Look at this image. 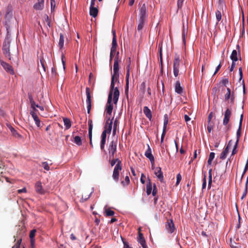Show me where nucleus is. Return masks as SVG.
I'll return each mask as SVG.
<instances>
[{
    "label": "nucleus",
    "mask_w": 248,
    "mask_h": 248,
    "mask_svg": "<svg viewBox=\"0 0 248 248\" xmlns=\"http://www.w3.org/2000/svg\"><path fill=\"white\" fill-rule=\"evenodd\" d=\"M119 63L114 62L113 64V73L111 76L110 88L114 90L113 101L115 104H116L120 94L119 91L117 87H114L115 82L119 81Z\"/></svg>",
    "instance_id": "f257e3e1"
},
{
    "label": "nucleus",
    "mask_w": 248,
    "mask_h": 248,
    "mask_svg": "<svg viewBox=\"0 0 248 248\" xmlns=\"http://www.w3.org/2000/svg\"><path fill=\"white\" fill-rule=\"evenodd\" d=\"M109 162L111 167H113L115 164L114 167L112 177L115 182H118L119 180L120 171L122 170V161L119 158H114V157L109 159Z\"/></svg>",
    "instance_id": "f03ea898"
},
{
    "label": "nucleus",
    "mask_w": 248,
    "mask_h": 248,
    "mask_svg": "<svg viewBox=\"0 0 248 248\" xmlns=\"http://www.w3.org/2000/svg\"><path fill=\"white\" fill-rule=\"evenodd\" d=\"M10 38L9 36H7L4 40L2 46L3 54L9 60H11V55L10 49Z\"/></svg>",
    "instance_id": "7ed1b4c3"
},
{
    "label": "nucleus",
    "mask_w": 248,
    "mask_h": 248,
    "mask_svg": "<svg viewBox=\"0 0 248 248\" xmlns=\"http://www.w3.org/2000/svg\"><path fill=\"white\" fill-rule=\"evenodd\" d=\"M114 90L110 89V91L108 94L107 103L106 105V112L107 113V115H111L112 110L113 108V105L112 104V97L113 95Z\"/></svg>",
    "instance_id": "20e7f679"
},
{
    "label": "nucleus",
    "mask_w": 248,
    "mask_h": 248,
    "mask_svg": "<svg viewBox=\"0 0 248 248\" xmlns=\"http://www.w3.org/2000/svg\"><path fill=\"white\" fill-rule=\"evenodd\" d=\"M99 3L98 1H91L90 7V15L93 17L97 16L98 13Z\"/></svg>",
    "instance_id": "39448f33"
},
{
    "label": "nucleus",
    "mask_w": 248,
    "mask_h": 248,
    "mask_svg": "<svg viewBox=\"0 0 248 248\" xmlns=\"http://www.w3.org/2000/svg\"><path fill=\"white\" fill-rule=\"evenodd\" d=\"M117 145V140H112L108 147V151L109 154V159H111V158L114 157L115 154L116 153V149Z\"/></svg>",
    "instance_id": "423d86ee"
},
{
    "label": "nucleus",
    "mask_w": 248,
    "mask_h": 248,
    "mask_svg": "<svg viewBox=\"0 0 248 248\" xmlns=\"http://www.w3.org/2000/svg\"><path fill=\"white\" fill-rule=\"evenodd\" d=\"M180 62V56L178 54L175 53L173 63V74L175 77L179 75Z\"/></svg>",
    "instance_id": "0eeeda50"
},
{
    "label": "nucleus",
    "mask_w": 248,
    "mask_h": 248,
    "mask_svg": "<svg viewBox=\"0 0 248 248\" xmlns=\"http://www.w3.org/2000/svg\"><path fill=\"white\" fill-rule=\"evenodd\" d=\"M86 94L87 96L86 103L87 108V112L88 114L90 113L92 107V99L91 95V90L89 87L86 88Z\"/></svg>",
    "instance_id": "6e6552de"
},
{
    "label": "nucleus",
    "mask_w": 248,
    "mask_h": 248,
    "mask_svg": "<svg viewBox=\"0 0 248 248\" xmlns=\"http://www.w3.org/2000/svg\"><path fill=\"white\" fill-rule=\"evenodd\" d=\"M140 5V18L146 19L147 14H146V6L145 3L142 4L141 3H139Z\"/></svg>",
    "instance_id": "1a4fd4ad"
},
{
    "label": "nucleus",
    "mask_w": 248,
    "mask_h": 248,
    "mask_svg": "<svg viewBox=\"0 0 248 248\" xmlns=\"http://www.w3.org/2000/svg\"><path fill=\"white\" fill-rule=\"evenodd\" d=\"M232 109L229 108H227L225 111L224 117L223 120V124L224 125H227L228 124L230 118L232 116Z\"/></svg>",
    "instance_id": "9d476101"
},
{
    "label": "nucleus",
    "mask_w": 248,
    "mask_h": 248,
    "mask_svg": "<svg viewBox=\"0 0 248 248\" xmlns=\"http://www.w3.org/2000/svg\"><path fill=\"white\" fill-rule=\"evenodd\" d=\"M166 229L167 231L171 233L174 232L175 229L174 223L172 219L168 220L166 223Z\"/></svg>",
    "instance_id": "9b49d317"
},
{
    "label": "nucleus",
    "mask_w": 248,
    "mask_h": 248,
    "mask_svg": "<svg viewBox=\"0 0 248 248\" xmlns=\"http://www.w3.org/2000/svg\"><path fill=\"white\" fill-rule=\"evenodd\" d=\"M148 148L145 153V156L148 158L153 165L155 164V158L152 154V150L149 144H147Z\"/></svg>",
    "instance_id": "f8f14e48"
},
{
    "label": "nucleus",
    "mask_w": 248,
    "mask_h": 248,
    "mask_svg": "<svg viewBox=\"0 0 248 248\" xmlns=\"http://www.w3.org/2000/svg\"><path fill=\"white\" fill-rule=\"evenodd\" d=\"M0 64L3 68L6 71V72L11 75L14 74V71L11 65L3 61H0Z\"/></svg>",
    "instance_id": "ddd939ff"
},
{
    "label": "nucleus",
    "mask_w": 248,
    "mask_h": 248,
    "mask_svg": "<svg viewBox=\"0 0 248 248\" xmlns=\"http://www.w3.org/2000/svg\"><path fill=\"white\" fill-rule=\"evenodd\" d=\"M232 145V140H230L227 146L224 149V151L221 153L220 155V158L222 160H224L227 157V155L229 153L230 147Z\"/></svg>",
    "instance_id": "4468645a"
},
{
    "label": "nucleus",
    "mask_w": 248,
    "mask_h": 248,
    "mask_svg": "<svg viewBox=\"0 0 248 248\" xmlns=\"http://www.w3.org/2000/svg\"><path fill=\"white\" fill-rule=\"evenodd\" d=\"M106 138H107V133H106V131H103L101 134L100 148L102 151H103L105 153H106V152L105 150V145L106 143Z\"/></svg>",
    "instance_id": "2eb2a0df"
},
{
    "label": "nucleus",
    "mask_w": 248,
    "mask_h": 248,
    "mask_svg": "<svg viewBox=\"0 0 248 248\" xmlns=\"http://www.w3.org/2000/svg\"><path fill=\"white\" fill-rule=\"evenodd\" d=\"M243 118V114H241L239 124V127L236 132V142H239V140L241 136V127L242 124V121Z\"/></svg>",
    "instance_id": "dca6fc26"
},
{
    "label": "nucleus",
    "mask_w": 248,
    "mask_h": 248,
    "mask_svg": "<svg viewBox=\"0 0 248 248\" xmlns=\"http://www.w3.org/2000/svg\"><path fill=\"white\" fill-rule=\"evenodd\" d=\"M155 174L161 182H163L164 177L160 167H158L155 169Z\"/></svg>",
    "instance_id": "f3484780"
},
{
    "label": "nucleus",
    "mask_w": 248,
    "mask_h": 248,
    "mask_svg": "<svg viewBox=\"0 0 248 248\" xmlns=\"http://www.w3.org/2000/svg\"><path fill=\"white\" fill-rule=\"evenodd\" d=\"M113 117L112 118L110 122H106V124L104 126V130L103 131H106V133H110L112 129V124L113 123Z\"/></svg>",
    "instance_id": "a211bd4d"
},
{
    "label": "nucleus",
    "mask_w": 248,
    "mask_h": 248,
    "mask_svg": "<svg viewBox=\"0 0 248 248\" xmlns=\"http://www.w3.org/2000/svg\"><path fill=\"white\" fill-rule=\"evenodd\" d=\"M30 114L31 115L32 117L33 118L36 125L38 127H41V122L40 119H39L36 113L33 111H31L30 112Z\"/></svg>",
    "instance_id": "6ab92c4d"
},
{
    "label": "nucleus",
    "mask_w": 248,
    "mask_h": 248,
    "mask_svg": "<svg viewBox=\"0 0 248 248\" xmlns=\"http://www.w3.org/2000/svg\"><path fill=\"white\" fill-rule=\"evenodd\" d=\"M12 17V7L11 6H8L7 8L5 18L6 20V22L7 20H9L10 18Z\"/></svg>",
    "instance_id": "aec40b11"
},
{
    "label": "nucleus",
    "mask_w": 248,
    "mask_h": 248,
    "mask_svg": "<svg viewBox=\"0 0 248 248\" xmlns=\"http://www.w3.org/2000/svg\"><path fill=\"white\" fill-rule=\"evenodd\" d=\"M35 190L36 191L41 194L45 193V190L43 189L42 184L40 182H37L35 184Z\"/></svg>",
    "instance_id": "412c9836"
},
{
    "label": "nucleus",
    "mask_w": 248,
    "mask_h": 248,
    "mask_svg": "<svg viewBox=\"0 0 248 248\" xmlns=\"http://www.w3.org/2000/svg\"><path fill=\"white\" fill-rule=\"evenodd\" d=\"M175 92L179 94H182L183 92V88L181 86L180 82L179 81H177L174 86Z\"/></svg>",
    "instance_id": "4be33fe9"
},
{
    "label": "nucleus",
    "mask_w": 248,
    "mask_h": 248,
    "mask_svg": "<svg viewBox=\"0 0 248 248\" xmlns=\"http://www.w3.org/2000/svg\"><path fill=\"white\" fill-rule=\"evenodd\" d=\"M143 113L150 120H151L152 117V112L151 110L148 108V107L145 106L143 109Z\"/></svg>",
    "instance_id": "5701e85b"
},
{
    "label": "nucleus",
    "mask_w": 248,
    "mask_h": 248,
    "mask_svg": "<svg viewBox=\"0 0 248 248\" xmlns=\"http://www.w3.org/2000/svg\"><path fill=\"white\" fill-rule=\"evenodd\" d=\"M44 1H39L37 3H35L33 8L36 10H41L44 8Z\"/></svg>",
    "instance_id": "b1692460"
},
{
    "label": "nucleus",
    "mask_w": 248,
    "mask_h": 248,
    "mask_svg": "<svg viewBox=\"0 0 248 248\" xmlns=\"http://www.w3.org/2000/svg\"><path fill=\"white\" fill-rule=\"evenodd\" d=\"M9 129L12 134V135L15 137V138H21V135L20 134H19L17 132V131L15 129V128L14 127H13L12 126H10L9 127Z\"/></svg>",
    "instance_id": "393cba45"
},
{
    "label": "nucleus",
    "mask_w": 248,
    "mask_h": 248,
    "mask_svg": "<svg viewBox=\"0 0 248 248\" xmlns=\"http://www.w3.org/2000/svg\"><path fill=\"white\" fill-rule=\"evenodd\" d=\"M128 173L129 174V172H127L126 175L124 177V180H121V183L124 186H126L130 183V179L128 175Z\"/></svg>",
    "instance_id": "a878e982"
},
{
    "label": "nucleus",
    "mask_w": 248,
    "mask_h": 248,
    "mask_svg": "<svg viewBox=\"0 0 248 248\" xmlns=\"http://www.w3.org/2000/svg\"><path fill=\"white\" fill-rule=\"evenodd\" d=\"M112 34H113V38H112L111 47H113V49L114 48H117L118 45H117V43L116 34V32H115V31H113Z\"/></svg>",
    "instance_id": "bb28decb"
},
{
    "label": "nucleus",
    "mask_w": 248,
    "mask_h": 248,
    "mask_svg": "<svg viewBox=\"0 0 248 248\" xmlns=\"http://www.w3.org/2000/svg\"><path fill=\"white\" fill-rule=\"evenodd\" d=\"M145 21L146 19H145L139 18V24L137 28V30L138 31H140L142 30L144 26V23L145 22Z\"/></svg>",
    "instance_id": "cd10ccee"
},
{
    "label": "nucleus",
    "mask_w": 248,
    "mask_h": 248,
    "mask_svg": "<svg viewBox=\"0 0 248 248\" xmlns=\"http://www.w3.org/2000/svg\"><path fill=\"white\" fill-rule=\"evenodd\" d=\"M152 190V185L150 179H148V182L146 186V192L148 195L151 194Z\"/></svg>",
    "instance_id": "c85d7f7f"
},
{
    "label": "nucleus",
    "mask_w": 248,
    "mask_h": 248,
    "mask_svg": "<svg viewBox=\"0 0 248 248\" xmlns=\"http://www.w3.org/2000/svg\"><path fill=\"white\" fill-rule=\"evenodd\" d=\"M226 6L225 3L224 1H218L217 3V10H220L221 12L223 11V8Z\"/></svg>",
    "instance_id": "c756f323"
},
{
    "label": "nucleus",
    "mask_w": 248,
    "mask_h": 248,
    "mask_svg": "<svg viewBox=\"0 0 248 248\" xmlns=\"http://www.w3.org/2000/svg\"><path fill=\"white\" fill-rule=\"evenodd\" d=\"M137 241L140 245L146 243L145 240L143 237V235L142 233H140L138 237Z\"/></svg>",
    "instance_id": "7c9ffc66"
},
{
    "label": "nucleus",
    "mask_w": 248,
    "mask_h": 248,
    "mask_svg": "<svg viewBox=\"0 0 248 248\" xmlns=\"http://www.w3.org/2000/svg\"><path fill=\"white\" fill-rule=\"evenodd\" d=\"M63 120L66 129L70 128L71 126V122L70 119L67 118H64Z\"/></svg>",
    "instance_id": "2f4dec72"
},
{
    "label": "nucleus",
    "mask_w": 248,
    "mask_h": 248,
    "mask_svg": "<svg viewBox=\"0 0 248 248\" xmlns=\"http://www.w3.org/2000/svg\"><path fill=\"white\" fill-rule=\"evenodd\" d=\"M230 58L231 60L233 61V62H235L238 60L237 52L236 50H233L232 51Z\"/></svg>",
    "instance_id": "473e14b6"
},
{
    "label": "nucleus",
    "mask_w": 248,
    "mask_h": 248,
    "mask_svg": "<svg viewBox=\"0 0 248 248\" xmlns=\"http://www.w3.org/2000/svg\"><path fill=\"white\" fill-rule=\"evenodd\" d=\"M64 37L62 33L60 34V39L59 42V46L60 49H62L64 45Z\"/></svg>",
    "instance_id": "72a5a7b5"
},
{
    "label": "nucleus",
    "mask_w": 248,
    "mask_h": 248,
    "mask_svg": "<svg viewBox=\"0 0 248 248\" xmlns=\"http://www.w3.org/2000/svg\"><path fill=\"white\" fill-rule=\"evenodd\" d=\"M215 14H216V20H217L216 24H217L222 19V14H221V12L220 11V10H217Z\"/></svg>",
    "instance_id": "f704fd0d"
},
{
    "label": "nucleus",
    "mask_w": 248,
    "mask_h": 248,
    "mask_svg": "<svg viewBox=\"0 0 248 248\" xmlns=\"http://www.w3.org/2000/svg\"><path fill=\"white\" fill-rule=\"evenodd\" d=\"M73 141L78 146H80L82 144V140L81 138L78 136H76L74 137Z\"/></svg>",
    "instance_id": "c9c22d12"
},
{
    "label": "nucleus",
    "mask_w": 248,
    "mask_h": 248,
    "mask_svg": "<svg viewBox=\"0 0 248 248\" xmlns=\"http://www.w3.org/2000/svg\"><path fill=\"white\" fill-rule=\"evenodd\" d=\"M230 245L232 248H240V247L239 244L236 243L234 241L232 240V239H230Z\"/></svg>",
    "instance_id": "e433bc0d"
},
{
    "label": "nucleus",
    "mask_w": 248,
    "mask_h": 248,
    "mask_svg": "<svg viewBox=\"0 0 248 248\" xmlns=\"http://www.w3.org/2000/svg\"><path fill=\"white\" fill-rule=\"evenodd\" d=\"M169 123V119L168 116L167 114H165L164 116V124H163V129H166L167 124Z\"/></svg>",
    "instance_id": "4c0bfd02"
},
{
    "label": "nucleus",
    "mask_w": 248,
    "mask_h": 248,
    "mask_svg": "<svg viewBox=\"0 0 248 248\" xmlns=\"http://www.w3.org/2000/svg\"><path fill=\"white\" fill-rule=\"evenodd\" d=\"M215 154L213 152L210 153L209 158L207 161L208 165H211L214 158H215Z\"/></svg>",
    "instance_id": "58836bf2"
},
{
    "label": "nucleus",
    "mask_w": 248,
    "mask_h": 248,
    "mask_svg": "<svg viewBox=\"0 0 248 248\" xmlns=\"http://www.w3.org/2000/svg\"><path fill=\"white\" fill-rule=\"evenodd\" d=\"M5 164L3 161V158L0 155V171L5 169Z\"/></svg>",
    "instance_id": "ea45409f"
},
{
    "label": "nucleus",
    "mask_w": 248,
    "mask_h": 248,
    "mask_svg": "<svg viewBox=\"0 0 248 248\" xmlns=\"http://www.w3.org/2000/svg\"><path fill=\"white\" fill-rule=\"evenodd\" d=\"M119 118L118 117H116L115 119L114 124H113V133H115L116 132V128L117 125L118 124L119 122Z\"/></svg>",
    "instance_id": "a19ab883"
},
{
    "label": "nucleus",
    "mask_w": 248,
    "mask_h": 248,
    "mask_svg": "<svg viewBox=\"0 0 248 248\" xmlns=\"http://www.w3.org/2000/svg\"><path fill=\"white\" fill-rule=\"evenodd\" d=\"M105 213L106 216H112L114 215V212L111 209L108 208L105 210Z\"/></svg>",
    "instance_id": "79ce46f5"
},
{
    "label": "nucleus",
    "mask_w": 248,
    "mask_h": 248,
    "mask_svg": "<svg viewBox=\"0 0 248 248\" xmlns=\"http://www.w3.org/2000/svg\"><path fill=\"white\" fill-rule=\"evenodd\" d=\"M92 120L90 119L88 121V125H89V135H91L92 133L93 130V124H92Z\"/></svg>",
    "instance_id": "37998d69"
},
{
    "label": "nucleus",
    "mask_w": 248,
    "mask_h": 248,
    "mask_svg": "<svg viewBox=\"0 0 248 248\" xmlns=\"http://www.w3.org/2000/svg\"><path fill=\"white\" fill-rule=\"evenodd\" d=\"M238 144V142H235V143L234 145L233 146V150H232V155H233L237 153V148Z\"/></svg>",
    "instance_id": "c03bdc74"
},
{
    "label": "nucleus",
    "mask_w": 248,
    "mask_h": 248,
    "mask_svg": "<svg viewBox=\"0 0 248 248\" xmlns=\"http://www.w3.org/2000/svg\"><path fill=\"white\" fill-rule=\"evenodd\" d=\"M21 241H22L21 238H20L19 239H18L17 241V242H16V243L12 247V248H19L20 245H21Z\"/></svg>",
    "instance_id": "a18cd8bd"
},
{
    "label": "nucleus",
    "mask_w": 248,
    "mask_h": 248,
    "mask_svg": "<svg viewBox=\"0 0 248 248\" xmlns=\"http://www.w3.org/2000/svg\"><path fill=\"white\" fill-rule=\"evenodd\" d=\"M227 92L225 95V100H228L230 98L231 96V89L230 88H227Z\"/></svg>",
    "instance_id": "49530a36"
},
{
    "label": "nucleus",
    "mask_w": 248,
    "mask_h": 248,
    "mask_svg": "<svg viewBox=\"0 0 248 248\" xmlns=\"http://www.w3.org/2000/svg\"><path fill=\"white\" fill-rule=\"evenodd\" d=\"M36 231L35 229L32 230L30 233V238L31 239H34V236Z\"/></svg>",
    "instance_id": "de8ad7c7"
},
{
    "label": "nucleus",
    "mask_w": 248,
    "mask_h": 248,
    "mask_svg": "<svg viewBox=\"0 0 248 248\" xmlns=\"http://www.w3.org/2000/svg\"><path fill=\"white\" fill-rule=\"evenodd\" d=\"M40 64L43 69V70L45 72L46 71V66H45V61L43 58H42L40 60Z\"/></svg>",
    "instance_id": "09e8293b"
},
{
    "label": "nucleus",
    "mask_w": 248,
    "mask_h": 248,
    "mask_svg": "<svg viewBox=\"0 0 248 248\" xmlns=\"http://www.w3.org/2000/svg\"><path fill=\"white\" fill-rule=\"evenodd\" d=\"M42 166L44 168L45 170H49L50 169L48 164L46 162H44L42 163Z\"/></svg>",
    "instance_id": "8fccbe9b"
},
{
    "label": "nucleus",
    "mask_w": 248,
    "mask_h": 248,
    "mask_svg": "<svg viewBox=\"0 0 248 248\" xmlns=\"http://www.w3.org/2000/svg\"><path fill=\"white\" fill-rule=\"evenodd\" d=\"M207 128L209 132H211V131L213 129V125L211 124V122H208Z\"/></svg>",
    "instance_id": "3c124183"
},
{
    "label": "nucleus",
    "mask_w": 248,
    "mask_h": 248,
    "mask_svg": "<svg viewBox=\"0 0 248 248\" xmlns=\"http://www.w3.org/2000/svg\"><path fill=\"white\" fill-rule=\"evenodd\" d=\"M157 190L156 186L155 184H154L153 185V191H152V195L154 196H155L157 193Z\"/></svg>",
    "instance_id": "603ef678"
},
{
    "label": "nucleus",
    "mask_w": 248,
    "mask_h": 248,
    "mask_svg": "<svg viewBox=\"0 0 248 248\" xmlns=\"http://www.w3.org/2000/svg\"><path fill=\"white\" fill-rule=\"evenodd\" d=\"M122 240L124 244L123 248H132L131 247L129 246L128 243L127 242L124 241V239H123V238Z\"/></svg>",
    "instance_id": "864d4df0"
},
{
    "label": "nucleus",
    "mask_w": 248,
    "mask_h": 248,
    "mask_svg": "<svg viewBox=\"0 0 248 248\" xmlns=\"http://www.w3.org/2000/svg\"><path fill=\"white\" fill-rule=\"evenodd\" d=\"M212 175H209V180H208V189L210 188L211 187L212 182Z\"/></svg>",
    "instance_id": "5fc2aeb1"
},
{
    "label": "nucleus",
    "mask_w": 248,
    "mask_h": 248,
    "mask_svg": "<svg viewBox=\"0 0 248 248\" xmlns=\"http://www.w3.org/2000/svg\"><path fill=\"white\" fill-rule=\"evenodd\" d=\"M206 175L204 174V178L203 179V183L202 185V188L204 189L206 187Z\"/></svg>",
    "instance_id": "6e6d98bb"
},
{
    "label": "nucleus",
    "mask_w": 248,
    "mask_h": 248,
    "mask_svg": "<svg viewBox=\"0 0 248 248\" xmlns=\"http://www.w3.org/2000/svg\"><path fill=\"white\" fill-rule=\"evenodd\" d=\"M176 178H177V181H176V185H177L179 184V183H180V182L181 181V180L182 179V177L180 173H179L177 175Z\"/></svg>",
    "instance_id": "4d7b16f0"
},
{
    "label": "nucleus",
    "mask_w": 248,
    "mask_h": 248,
    "mask_svg": "<svg viewBox=\"0 0 248 248\" xmlns=\"http://www.w3.org/2000/svg\"><path fill=\"white\" fill-rule=\"evenodd\" d=\"M91 194V193L89 195H87L85 196L84 197H83V196H82L80 201L82 202H85L86 200H87L90 198Z\"/></svg>",
    "instance_id": "13d9d810"
},
{
    "label": "nucleus",
    "mask_w": 248,
    "mask_h": 248,
    "mask_svg": "<svg viewBox=\"0 0 248 248\" xmlns=\"http://www.w3.org/2000/svg\"><path fill=\"white\" fill-rule=\"evenodd\" d=\"M119 52L118 51L114 58V62L119 63Z\"/></svg>",
    "instance_id": "bf43d9fd"
},
{
    "label": "nucleus",
    "mask_w": 248,
    "mask_h": 248,
    "mask_svg": "<svg viewBox=\"0 0 248 248\" xmlns=\"http://www.w3.org/2000/svg\"><path fill=\"white\" fill-rule=\"evenodd\" d=\"M36 104L35 103L34 101H33L32 103H31V108H32L33 111L36 112L37 111V109L35 108V106Z\"/></svg>",
    "instance_id": "052dcab7"
},
{
    "label": "nucleus",
    "mask_w": 248,
    "mask_h": 248,
    "mask_svg": "<svg viewBox=\"0 0 248 248\" xmlns=\"http://www.w3.org/2000/svg\"><path fill=\"white\" fill-rule=\"evenodd\" d=\"M128 85H129V81H126V85L125 87V93L128 95Z\"/></svg>",
    "instance_id": "680f3d73"
},
{
    "label": "nucleus",
    "mask_w": 248,
    "mask_h": 248,
    "mask_svg": "<svg viewBox=\"0 0 248 248\" xmlns=\"http://www.w3.org/2000/svg\"><path fill=\"white\" fill-rule=\"evenodd\" d=\"M247 193H248V189H247V188H245V190L243 192V195L241 197L242 200H243L244 198L246 197V196H247Z\"/></svg>",
    "instance_id": "e2e57ef3"
},
{
    "label": "nucleus",
    "mask_w": 248,
    "mask_h": 248,
    "mask_svg": "<svg viewBox=\"0 0 248 248\" xmlns=\"http://www.w3.org/2000/svg\"><path fill=\"white\" fill-rule=\"evenodd\" d=\"M28 98L30 101V103H32L33 101H34L32 95L31 93H28Z\"/></svg>",
    "instance_id": "0e129e2a"
},
{
    "label": "nucleus",
    "mask_w": 248,
    "mask_h": 248,
    "mask_svg": "<svg viewBox=\"0 0 248 248\" xmlns=\"http://www.w3.org/2000/svg\"><path fill=\"white\" fill-rule=\"evenodd\" d=\"M130 76V70L129 69L126 70V81H129Z\"/></svg>",
    "instance_id": "69168bd1"
},
{
    "label": "nucleus",
    "mask_w": 248,
    "mask_h": 248,
    "mask_svg": "<svg viewBox=\"0 0 248 248\" xmlns=\"http://www.w3.org/2000/svg\"><path fill=\"white\" fill-rule=\"evenodd\" d=\"M221 67V62H220V63L217 67V68L216 69V71L214 74V75H215L216 74V73L219 70Z\"/></svg>",
    "instance_id": "338daca9"
},
{
    "label": "nucleus",
    "mask_w": 248,
    "mask_h": 248,
    "mask_svg": "<svg viewBox=\"0 0 248 248\" xmlns=\"http://www.w3.org/2000/svg\"><path fill=\"white\" fill-rule=\"evenodd\" d=\"M239 74L240 76V80L243 77V72H242V68L241 67L239 68Z\"/></svg>",
    "instance_id": "774afa93"
}]
</instances>
